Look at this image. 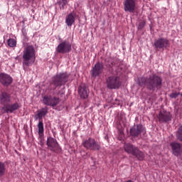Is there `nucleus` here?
I'll use <instances>...</instances> for the list:
<instances>
[{
  "mask_svg": "<svg viewBox=\"0 0 182 182\" xmlns=\"http://www.w3.org/2000/svg\"><path fill=\"white\" fill-rule=\"evenodd\" d=\"M7 43L10 48H15V46H16V41L14 38H9L7 41Z\"/></svg>",
  "mask_w": 182,
  "mask_h": 182,
  "instance_id": "27",
  "label": "nucleus"
},
{
  "mask_svg": "<svg viewBox=\"0 0 182 182\" xmlns=\"http://www.w3.org/2000/svg\"><path fill=\"white\" fill-rule=\"evenodd\" d=\"M122 65V61L119 60H116L114 61H110L109 63H106V66L109 68V69H112V70H117L119 72V70H117V68Z\"/></svg>",
  "mask_w": 182,
  "mask_h": 182,
  "instance_id": "21",
  "label": "nucleus"
},
{
  "mask_svg": "<svg viewBox=\"0 0 182 182\" xmlns=\"http://www.w3.org/2000/svg\"><path fill=\"white\" fill-rule=\"evenodd\" d=\"M23 42H28V36H26V34H24V36H23Z\"/></svg>",
  "mask_w": 182,
  "mask_h": 182,
  "instance_id": "32",
  "label": "nucleus"
},
{
  "mask_svg": "<svg viewBox=\"0 0 182 182\" xmlns=\"http://www.w3.org/2000/svg\"><path fill=\"white\" fill-rule=\"evenodd\" d=\"M159 123H167L171 120V114L168 112H159Z\"/></svg>",
  "mask_w": 182,
  "mask_h": 182,
  "instance_id": "17",
  "label": "nucleus"
},
{
  "mask_svg": "<svg viewBox=\"0 0 182 182\" xmlns=\"http://www.w3.org/2000/svg\"><path fill=\"white\" fill-rule=\"evenodd\" d=\"M23 36H26V32L24 31V30H22Z\"/></svg>",
  "mask_w": 182,
  "mask_h": 182,
  "instance_id": "33",
  "label": "nucleus"
},
{
  "mask_svg": "<svg viewBox=\"0 0 182 182\" xmlns=\"http://www.w3.org/2000/svg\"><path fill=\"white\" fill-rule=\"evenodd\" d=\"M141 133H146V129L141 124L134 125L130 129V134L132 137H139Z\"/></svg>",
  "mask_w": 182,
  "mask_h": 182,
  "instance_id": "12",
  "label": "nucleus"
},
{
  "mask_svg": "<svg viewBox=\"0 0 182 182\" xmlns=\"http://www.w3.org/2000/svg\"><path fill=\"white\" fill-rule=\"evenodd\" d=\"M69 80V74L66 73H62L57 74L52 77L50 86L53 87V95H65V85ZM61 86H63L61 89ZM60 89V90H59Z\"/></svg>",
  "mask_w": 182,
  "mask_h": 182,
  "instance_id": "1",
  "label": "nucleus"
},
{
  "mask_svg": "<svg viewBox=\"0 0 182 182\" xmlns=\"http://www.w3.org/2000/svg\"><path fill=\"white\" fill-rule=\"evenodd\" d=\"M136 149H137V147L134 146L133 144L130 143H127L124 144V150L128 154H132L133 156Z\"/></svg>",
  "mask_w": 182,
  "mask_h": 182,
  "instance_id": "20",
  "label": "nucleus"
},
{
  "mask_svg": "<svg viewBox=\"0 0 182 182\" xmlns=\"http://www.w3.org/2000/svg\"><path fill=\"white\" fill-rule=\"evenodd\" d=\"M36 56L35 55V48L33 46H28L23 51V69L26 70L29 66L35 63Z\"/></svg>",
  "mask_w": 182,
  "mask_h": 182,
  "instance_id": "3",
  "label": "nucleus"
},
{
  "mask_svg": "<svg viewBox=\"0 0 182 182\" xmlns=\"http://www.w3.org/2000/svg\"><path fill=\"white\" fill-rule=\"evenodd\" d=\"M154 45L156 50H159V49H162L164 50V49L170 48V41L166 38L161 37L155 40Z\"/></svg>",
  "mask_w": 182,
  "mask_h": 182,
  "instance_id": "7",
  "label": "nucleus"
},
{
  "mask_svg": "<svg viewBox=\"0 0 182 182\" xmlns=\"http://www.w3.org/2000/svg\"><path fill=\"white\" fill-rule=\"evenodd\" d=\"M46 144L48 150L53 151L54 153H59L60 151V146L58 143V140L52 136H48Z\"/></svg>",
  "mask_w": 182,
  "mask_h": 182,
  "instance_id": "8",
  "label": "nucleus"
},
{
  "mask_svg": "<svg viewBox=\"0 0 182 182\" xmlns=\"http://www.w3.org/2000/svg\"><path fill=\"white\" fill-rule=\"evenodd\" d=\"M59 98L55 97H52L50 95H45L43 98V103L46 105V106H51L52 107H55V106H58L59 105Z\"/></svg>",
  "mask_w": 182,
  "mask_h": 182,
  "instance_id": "11",
  "label": "nucleus"
},
{
  "mask_svg": "<svg viewBox=\"0 0 182 182\" xmlns=\"http://www.w3.org/2000/svg\"><path fill=\"white\" fill-rule=\"evenodd\" d=\"M106 85L108 89L112 90L119 89L122 86L120 77L117 75H110L106 79Z\"/></svg>",
  "mask_w": 182,
  "mask_h": 182,
  "instance_id": "6",
  "label": "nucleus"
},
{
  "mask_svg": "<svg viewBox=\"0 0 182 182\" xmlns=\"http://www.w3.org/2000/svg\"><path fill=\"white\" fill-rule=\"evenodd\" d=\"M133 156L136 157L139 161H143L144 160V154L136 148V150L134 153Z\"/></svg>",
  "mask_w": 182,
  "mask_h": 182,
  "instance_id": "23",
  "label": "nucleus"
},
{
  "mask_svg": "<svg viewBox=\"0 0 182 182\" xmlns=\"http://www.w3.org/2000/svg\"><path fill=\"white\" fill-rule=\"evenodd\" d=\"M137 8V0H124V10L125 12H129L130 14L134 13Z\"/></svg>",
  "mask_w": 182,
  "mask_h": 182,
  "instance_id": "10",
  "label": "nucleus"
},
{
  "mask_svg": "<svg viewBox=\"0 0 182 182\" xmlns=\"http://www.w3.org/2000/svg\"><path fill=\"white\" fill-rule=\"evenodd\" d=\"M82 145L87 150H92V151H98L101 148L100 144L92 137L82 140Z\"/></svg>",
  "mask_w": 182,
  "mask_h": 182,
  "instance_id": "5",
  "label": "nucleus"
},
{
  "mask_svg": "<svg viewBox=\"0 0 182 182\" xmlns=\"http://www.w3.org/2000/svg\"><path fill=\"white\" fill-rule=\"evenodd\" d=\"M78 94L82 99H87L89 96V88L85 84L82 83L78 87Z\"/></svg>",
  "mask_w": 182,
  "mask_h": 182,
  "instance_id": "16",
  "label": "nucleus"
},
{
  "mask_svg": "<svg viewBox=\"0 0 182 182\" xmlns=\"http://www.w3.org/2000/svg\"><path fill=\"white\" fill-rule=\"evenodd\" d=\"M80 154L82 157H85V156H87V153L85 151H81Z\"/></svg>",
  "mask_w": 182,
  "mask_h": 182,
  "instance_id": "31",
  "label": "nucleus"
},
{
  "mask_svg": "<svg viewBox=\"0 0 182 182\" xmlns=\"http://www.w3.org/2000/svg\"><path fill=\"white\" fill-rule=\"evenodd\" d=\"M5 171H6V167L5 166V163L0 161V177L4 176Z\"/></svg>",
  "mask_w": 182,
  "mask_h": 182,
  "instance_id": "25",
  "label": "nucleus"
},
{
  "mask_svg": "<svg viewBox=\"0 0 182 182\" xmlns=\"http://www.w3.org/2000/svg\"><path fill=\"white\" fill-rule=\"evenodd\" d=\"M176 139H178L179 141H182V125L179 126L178 129L176 132Z\"/></svg>",
  "mask_w": 182,
  "mask_h": 182,
  "instance_id": "26",
  "label": "nucleus"
},
{
  "mask_svg": "<svg viewBox=\"0 0 182 182\" xmlns=\"http://www.w3.org/2000/svg\"><path fill=\"white\" fill-rule=\"evenodd\" d=\"M170 146L172 150V154H173V156H175L176 157H179V156H181L182 148L180 143L171 142Z\"/></svg>",
  "mask_w": 182,
  "mask_h": 182,
  "instance_id": "14",
  "label": "nucleus"
},
{
  "mask_svg": "<svg viewBox=\"0 0 182 182\" xmlns=\"http://www.w3.org/2000/svg\"><path fill=\"white\" fill-rule=\"evenodd\" d=\"M180 95L182 96V94H180V92H174L170 94L169 96L171 99H177V97H178Z\"/></svg>",
  "mask_w": 182,
  "mask_h": 182,
  "instance_id": "29",
  "label": "nucleus"
},
{
  "mask_svg": "<svg viewBox=\"0 0 182 182\" xmlns=\"http://www.w3.org/2000/svg\"><path fill=\"white\" fill-rule=\"evenodd\" d=\"M49 112V108L47 107L41 108V109L37 111V114L34 116L35 120H39L43 121V117L48 114V112Z\"/></svg>",
  "mask_w": 182,
  "mask_h": 182,
  "instance_id": "18",
  "label": "nucleus"
},
{
  "mask_svg": "<svg viewBox=\"0 0 182 182\" xmlns=\"http://www.w3.org/2000/svg\"><path fill=\"white\" fill-rule=\"evenodd\" d=\"M76 21V14L75 13H70L65 18V23L70 28L75 23Z\"/></svg>",
  "mask_w": 182,
  "mask_h": 182,
  "instance_id": "19",
  "label": "nucleus"
},
{
  "mask_svg": "<svg viewBox=\"0 0 182 182\" xmlns=\"http://www.w3.org/2000/svg\"><path fill=\"white\" fill-rule=\"evenodd\" d=\"M0 103L6 113H14L18 109H21V105L18 102L11 104V94L6 92H3L0 95Z\"/></svg>",
  "mask_w": 182,
  "mask_h": 182,
  "instance_id": "2",
  "label": "nucleus"
},
{
  "mask_svg": "<svg viewBox=\"0 0 182 182\" xmlns=\"http://www.w3.org/2000/svg\"><path fill=\"white\" fill-rule=\"evenodd\" d=\"M163 86V78L157 74H152L147 77L146 89L148 90H159Z\"/></svg>",
  "mask_w": 182,
  "mask_h": 182,
  "instance_id": "4",
  "label": "nucleus"
},
{
  "mask_svg": "<svg viewBox=\"0 0 182 182\" xmlns=\"http://www.w3.org/2000/svg\"><path fill=\"white\" fill-rule=\"evenodd\" d=\"M58 4L60 8V9H65V6L68 5V1H63L62 0H60L58 1Z\"/></svg>",
  "mask_w": 182,
  "mask_h": 182,
  "instance_id": "28",
  "label": "nucleus"
},
{
  "mask_svg": "<svg viewBox=\"0 0 182 182\" xmlns=\"http://www.w3.org/2000/svg\"><path fill=\"white\" fill-rule=\"evenodd\" d=\"M102 72H103V63L98 62L93 67L91 75L92 77H97V76L100 75Z\"/></svg>",
  "mask_w": 182,
  "mask_h": 182,
  "instance_id": "15",
  "label": "nucleus"
},
{
  "mask_svg": "<svg viewBox=\"0 0 182 182\" xmlns=\"http://www.w3.org/2000/svg\"><path fill=\"white\" fill-rule=\"evenodd\" d=\"M72 50V44L68 41H63L56 48L58 53H69Z\"/></svg>",
  "mask_w": 182,
  "mask_h": 182,
  "instance_id": "9",
  "label": "nucleus"
},
{
  "mask_svg": "<svg viewBox=\"0 0 182 182\" xmlns=\"http://www.w3.org/2000/svg\"><path fill=\"white\" fill-rule=\"evenodd\" d=\"M38 136L41 141L43 140L45 129L43 127V121H39L38 124Z\"/></svg>",
  "mask_w": 182,
  "mask_h": 182,
  "instance_id": "22",
  "label": "nucleus"
},
{
  "mask_svg": "<svg viewBox=\"0 0 182 182\" xmlns=\"http://www.w3.org/2000/svg\"><path fill=\"white\" fill-rule=\"evenodd\" d=\"M144 26H146V21H140L138 24V30L141 31V29H143Z\"/></svg>",
  "mask_w": 182,
  "mask_h": 182,
  "instance_id": "30",
  "label": "nucleus"
},
{
  "mask_svg": "<svg viewBox=\"0 0 182 182\" xmlns=\"http://www.w3.org/2000/svg\"><path fill=\"white\" fill-rule=\"evenodd\" d=\"M12 82H14V79L11 75L4 73H0V82L3 86L8 87Z\"/></svg>",
  "mask_w": 182,
  "mask_h": 182,
  "instance_id": "13",
  "label": "nucleus"
},
{
  "mask_svg": "<svg viewBox=\"0 0 182 182\" xmlns=\"http://www.w3.org/2000/svg\"><path fill=\"white\" fill-rule=\"evenodd\" d=\"M137 85L139 86H146L147 87V77H140L138 78Z\"/></svg>",
  "mask_w": 182,
  "mask_h": 182,
  "instance_id": "24",
  "label": "nucleus"
}]
</instances>
